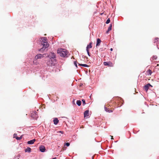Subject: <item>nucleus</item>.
Segmentation results:
<instances>
[{
    "label": "nucleus",
    "mask_w": 159,
    "mask_h": 159,
    "mask_svg": "<svg viewBox=\"0 0 159 159\" xmlns=\"http://www.w3.org/2000/svg\"><path fill=\"white\" fill-rule=\"evenodd\" d=\"M41 45L43 47L38 50V51L40 52L44 51L45 49L49 46V44L46 38L42 37L41 38Z\"/></svg>",
    "instance_id": "1"
},
{
    "label": "nucleus",
    "mask_w": 159,
    "mask_h": 159,
    "mask_svg": "<svg viewBox=\"0 0 159 159\" xmlns=\"http://www.w3.org/2000/svg\"><path fill=\"white\" fill-rule=\"evenodd\" d=\"M57 52L59 55L62 57H67L68 52L66 49H60L57 50Z\"/></svg>",
    "instance_id": "2"
},
{
    "label": "nucleus",
    "mask_w": 159,
    "mask_h": 159,
    "mask_svg": "<svg viewBox=\"0 0 159 159\" xmlns=\"http://www.w3.org/2000/svg\"><path fill=\"white\" fill-rule=\"evenodd\" d=\"M30 116L33 119H37L38 118L37 112L36 111L33 112L30 114Z\"/></svg>",
    "instance_id": "3"
},
{
    "label": "nucleus",
    "mask_w": 159,
    "mask_h": 159,
    "mask_svg": "<svg viewBox=\"0 0 159 159\" xmlns=\"http://www.w3.org/2000/svg\"><path fill=\"white\" fill-rule=\"evenodd\" d=\"M45 54H38L35 57V59L36 60H37L38 59H41L43 57H44V55H45Z\"/></svg>",
    "instance_id": "4"
},
{
    "label": "nucleus",
    "mask_w": 159,
    "mask_h": 159,
    "mask_svg": "<svg viewBox=\"0 0 159 159\" xmlns=\"http://www.w3.org/2000/svg\"><path fill=\"white\" fill-rule=\"evenodd\" d=\"M48 57H49L50 58H51L54 59L56 58V56L54 53L53 52H51L48 56Z\"/></svg>",
    "instance_id": "5"
},
{
    "label": "nucleus",
    "mask_w": 159,
    "mask_h": 159,
    "mask_svg": "<svg viewBox=\"0 0 159 159\" xmlns=\"http://www.w3.org/2000/svg\"><path fill=\"white\" fill-rule=\"evenodd\" d=\"M103 64L105 66H113V64L112 62L110 61L104 62Z\"/></svg>",
    "instance_id": "6"
},
{
    "label": "nucleus",
    "mask_w": 159,
    "mask_h": 159,
    "mask_svg": "<svg viewBox=\"0 0 159 159\" xmlns=\"http://www.w3.org/2000/svg\"><path fill=\"white\" fill-rule=\"evenodd\" d=\"M89 110H87L84 112V118H88L89 116Z\"/></svg>",
    "instance_id": "7"
},
{
    "label": "nucleus",
    "mask_w": 159,
    "mask_h": 159,
    "mask_svg": "<svg viewBox=\"0 0 159 159\" xmlns=\"http://www.w3.org/2000/svg\"><path fill=\"white\" fill-rule=\"evenodd\" d=\"M152 87V86L150 84H148L146 85H145L144 86V89H145V90L147 91L148 89V88L150 87Z\"/></svg>",
    "instance_id": "8"
},
{
    "label": "nucleus",
    "mask_w": 159,
    "mask_h": 159,
    "mask_svg": "<svg viewBox=\"0 0 159 159\" xmlns=\"http://www.w3.org/2000/svg\"><path fill=\"white\" fill-rule=\"evenodd\" d=\"M39 149L40 151L42 152H44L46 150L45 147L43 145L40 146L39 147Z\"/></svg>",
    "instance_id": "9"
},
{
    "label": "nucleus",
    "mask_w": 159,
    "mask_h": 159,
    "mask_svg": "<svg viewBox=\"0 0 159 159\" xmlns=\"http://www.w3.org/2000/svg\"><path fill=\"white\" fill-rule=\"evenodd\" d=\"M36 141L35 139H34L33 140L29 141L27 142V143L28 144H32L34 143V142Z\"/></svg>",
    "instance_id": "10"
},
{
    "label": "nucleus",
    "mask_w": 159,
    "mask_h": 159,
    "mask_svg": "<svg viewBox=\"0 0 159 159\" xmlns=\"http://www.w3.org/2000/svg\"><path fill=\"white\" fill-rule=\"evenodd\" d=\"M101 42V40L99 39L98 38L97 39V42L96 46L97 47V46H99L100 45Z\"/></svg>",
    "instance_id": "11"
},
{
    "label": "nucleus",
    "mask_w": 159,
    "mask_h": 159,
    "mask_svg": "<svg viewBox=\"0 0 159 159\" xmlns=\"http://www.w3.org/2000/svg\"><path fill=\"white\" fill-rule=\"evenodd\" d=\"M53 122L55 125H57L59 122V120H58L57 118H55L54 119Z\"/></svg>",
    "instance_id": "12"
},
{
    "label": "nucleus",
    "mask_w": 159,
    "mask_h": 159,
    "mask_svg": "<svg viewBox=\"0 0 159 159\" xmlns=\"http://www.w3.org/2000/svg\"><path fill=\"white\" fill-rule=\"evenodd\" d=\"M92 43H90L89 45H88L86 47V50L89 49V48H92Z\"/></svg>",
    "instance_id": "13"
},
{
    "label": "nucleus",
    "mask_w": 159,
    "mask_h": 159,
    "mask_svg": "<svg viewBox=\"0 0 159 159\" xmlns=\"http://www.w3.org/2000/svg\"><path fill=\"white\" fill-rule=\"evenodd\" d=\"M112 25L111 24L110 25V26L108 28V30H107V33H108V32L110 31L111 30V28H112Z\"/></svg>",
    "instance_id": "14"
},
{
    "label": "nucleus",
    "mask_w": 159,
    "mask_h": 159,
    "mask_svg": "<svg viewBox=\"0 0 159 159\" xmlns=\"http://www.w3.org/2000/svg\"><path fill=\"white\" fill-rule=\"evenodd\" d=\"M146 72L148 75H151L152 73V71L150 69H149L148 70H147Z\"/></svg>",
    "instance_id": "15"
},
{
    "label": "nucleus",
    "mask_w": 159,
    "mask_h": 159,
    "mask_svg": "<svg viewBox=\"0 0 159 159\" xmlns=\"http://www.w3.org/2000/svg\"><path fill=\"white\" fill-rule=\"evenodd\" d=\"M105 109L106 111L108 112H112V111L111 110L108 109L106 107H105Z\"/></svg>",
    "instance_id": "16"
},
{
    "label": "nucleus",
    "mask_w": 159,
    "mask_h": 159,
    "mask_svg": "<svg viewBox=\"0 0 159 159\" xmlns=\"http://www.w3.org/2000/svg\"><path fill=\"white\" fill-rule=\"evenodd\" d=\"M31 151V148L29 147L27 148L25 150V152H30Z\"/></svg>",
    "instance_id": "17"
},
{
    "label": "nucleus",
    "mask_w": 159,
    "mask_h": 159,
    "mask_svg": "<svg viewBox=\"0 0 159 159\" xmlns=\"http://www.w3.org/2000/svg\"><path fill=\"white\" fill-rule=\"evenodd\" d=\"M76 103L79 106H80L81 105V102L80 100H77L76 102Z\"/></svg>",
    "instance_id": "18"
},
{
    "label": "nucleus",
    "mask_w": 159,
    "mask_h": 159,
    "mask_svg": "<svg viewBox=\"0 0 159 159\" xmlns=\"http://www.w3.org/2000/svg\"><path fill=\"white\" fill-rule=\"evenodd\" d=\"M53 60L55 62V63H54L52 62L51 63V65H50V66H55V65L56 64V59H54V60Z\"/></svg>",
    "instance_id": "19"
},
{
    "label": "nucleus",
    "mask_w": 159,
    "mask_h": 159,
    "mask_svg": "<svg viewBox=\"0 0 159 159\" xmlns=\"http://www.w3.org/2000/svg\"><path fill=\"white\" fill-rule=\"evenodd\" d=\"M79 65L82 66H83L85 67H88L89 66L88 65L85 64H79Z\"/></svg>",
    "instance_id": "20"
},
{
    "label": "nucleus",
    "mask_w": 159,
    "mask_h": 159,
    "mask_svg": "<svg viewBox=\"0 0 159 159\" xmlns=\"http://www.w3.org/2000/svg\"><path fill=\"white\" fill-rule=\"evenodd\" d=\"M157 57L156 56H153L152 57V58L153 60H156L157 59Z\"/></svg>",
    "instance_id": "21"
},
{
    "label": "nucleus",
    "mask_w": 159,
    "mask_h": 159,
    "mask_svg": "<svg viewBox=\"0 0 159 159\" xmlns=\"http://www.w3.org/2000/svg\"><path fill=\"white\" fill-rule=\"evenodd\" d=\"M110 18H108L107 20L106 21V23L107 24H108V23H110Z\"/></svg>",
    "instance_id": "22"
},
{
    "label": "nucleus",
    "mask_w": 159,
    "mask_h": 159,
    "mask_svg": "<svg viewBox=\"0 0 159 159\" xmlns=\"http://www.w3.org/2000/svg\"><path fill=\"white\" fill-rule=\"evenodd\" d=\"M22 137L21 136H20L19 137H16V139L17 140H20L21 139H22Z\"/></svg>",
    "instance_id": "23"
},
{
    "label": "nucleus",
    "mask_w": 159,
    "mask_h": 159,
    "mask_svg": "<svg viewBox=\"0 0 159 159\" xmlns=\"http://www.w3.org/2000/svg\"><path fill=\"white\" fill-rule=\"evenodd\" d=\"M83 104L84 105H85L86 104L85 100L84 99L82 100Z\"/></svg>",
    "instance_id": "24"
},
{
    "label": "nucleus",
    "mask_w": 159,
    "mask_h": 159,
    "mask_svg": "<svg viewBox=\"0 0 159 159\" xmlns=\"http://www.w3.org/2000/svg\"><path fill=\"white\" fill-rule=\"evenodd\" d=\"M159 39V38L158 37H156L155 39V42L157 41L158 40V39Z\"/></svg>",
    "instance_id": "25"
},
{
    "label": "nucleus",
    "mask_w": 159,
    "mask_h": 159,
    "mask_svg": "<svg viewBox=\"0 0 159 159\" xmlns=\"http://www.w3.org/2000/svg\"><path fill=\"white\" fill-rule=\"evenodd\" d=\"M87 52V53L89 56H90V54H89V49H87L86 50Z\"/></svg>",
    "instance_id": "26"
},
{
    "label": "nucleus",
    "mask_w": 159,
    "mask_h": 159,
    "mask_svg": "<svg viewBox=\"0 0 159 159\" xmlns=\"http://www.w3.org/2000/svg\"><path fill=\"white\" fill-rule=\"evenodd\" d=\"M70 143H65V145H66L67 146H69L70 145Z\"/></svg>",
    "instance_id": "27"
},
{
    "label": "nucleus",
    "mask_w": 159,
    "mask_h": 159,
    "mask_svg": "<svg viewBox=\"0 0 159 159\" xmlns=\"http://www.w3.org/2000/svg\"><path fill=\"white\" fill-rule=\"evenodd\" d=\"M74 64V65H75V66L77 67V64L76 63V61H75Z\"/></svg>",
    "instance_id": "28"
},
{
    "label": "nucleus",
    "mask_w": 159,
    "mask_h": 159,
    "mask_svg": "<svg viewBox=\"0 0 159 159\" xmlns=\"http://www.w3.org/2000/svg\"><path fill=\"white\" fill-rule=\"evenodd\" d=\"M16 136H17V134H14V137L16 138Z\"/></svg>",
    "instance_id": "29"
},
{
    "label": "nucleus",
    "mask_w": 159,
    "mask_h": 159,
    "mask_svg": "<svg viewBox=\"0 0 159 159\" xmlns=\"http://www.w3.org/2000/svg\"><path fill=\"white\" fill-rule=\"evenodd\" d=\"M60 132L61 133V134H63V132L62 131H59V132Z\"/></svg>",
    "instance_id": "30"
},
{
    "label": "nucleus",
    "mask_w": 159,
    "mask_h": 159,
    "mask_svg": "<svg viewBox=\"0 0 159 159\" xmlns=\"http://www.w3.org/2000/svg\"><path fill=\"white\" fill-rule=\"evenodd\" d=\"M111 139H113V137L112 136H111Z\"/></svg>",
    "instance_id": "31"
},
{
    "label": "nucleus",
    "mask_w": 159,
    "mask_h": 159,
    "mask_svg": "<svg viewBox=\"0 0 159 159\" xmlns=\"http://www.w3.org/2000/svg\"><path fill=\"white\" fill-rule=\"evenodd\" d=\"M110 50H111V51H112V50H113L112 48H111Z\"/></svg>",
    "instance_id": "32"
},
{
    "label": "nucleus",
    "mask_w": 159,
    "mask_h": 159,
    "mask_svg": "<svg viewBox=\"0 0 159 159\" xmlns=\"http://www.w3.org/2000/svg\"><path fill=\"white\" fill-rule=\"evenodd\" d=\"M52 159H56V157H55V158H52Z\"/></svg>",
    "instance_id": "33"
},
{
    "label": "nucleus",
    "mask_w": 159,
    "mask_h": 159,
    "mask_svg": "<svg viewBox=\"0 0 159 159\" xmlns=\"http://www.w3.org/2000/svg\"><path fill=\"white\" fill-rule=\"evenodd\" d=\"M52 60H51V61H52Z\"/></svg>",
    "instance_id": "34"
},
{
    "label": "nucleus",
    "mask_w": 159,
    "mask_h": 159,
    "mask_svg": "<svg viewBox=\"0 0 159 159\" xmlns=\"http://www.w3.org/2000/svg\"><path fill=\"white\" fill-rule=\"evenodd\" d=\"M159 66V64H157V66Z\"/></svg>",
    "instance_id": "35"
}]
</instances>
